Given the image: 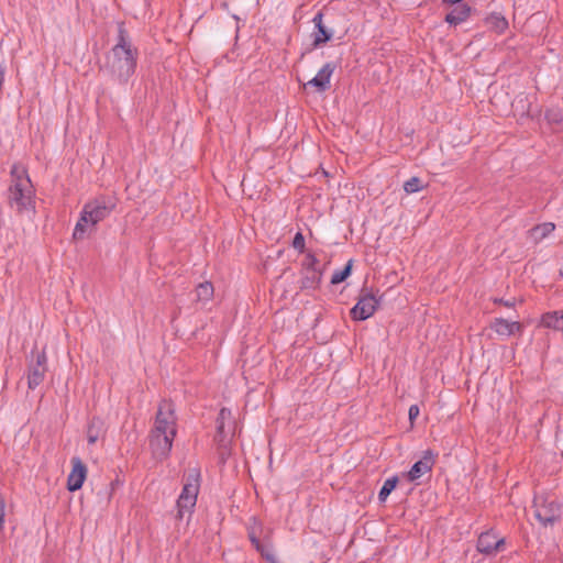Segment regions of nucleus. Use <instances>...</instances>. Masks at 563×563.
I'll use <instances>...</instances> for the list:
<instances>
[{
	"instance_id": "1",
	"label": "nucleus",
	"mask_w": 563,
	"mask_h": 563,
	"mask_svg": "<svg viewBox=\"0 0 563 563\" xmlns=\"http://www.w3.org/2000/svg\"><path fill=\"white\" fill-rule=\"evenodd\" d=\"M177 434V418L172 401L163 400L156 413L154 428L150 437V446L155 459H166Z\"/></svg>"
},
{
	"instance_id": "2",
	"label": "nucleus",
	"mask_w": 563,
	"mask_h": 563,
	"mask_svg": "<svg viewBox=\"0 0 563 563\" xmlns=\"http://www.w3.org/2000/svg\"><path fill=\"white\" fill-rule=\"evenodd\" d=\"M136 60L137 49L133 46L124 24L119 23L117 43L108 56L107 67L119 82L125 84L135 73Z\"/></svg>"
},
{
	"instance_id": "3",
	"label": "nucleus",
	"mask_w": 563,
	"mask_h": 563,
	"mask_svg": "<svg viewBox=\"0 0 563 563\" xmlns=\"http://www.w3.org/2000/svg\"><path fill=\"white\" fill-rule=\"evenodd\" d=\"M7 201L16 213H34L35 190L26 168L19 163L11 167Z\"/></svg>"
},
{
	"instance_id": "4",
	"label": "nucleus",
	"mask_w": 563,
	"mask_h": 563,
	"mask_svg": "<svg viewBox=\"0 0 563 563\" xmlns=\"http://www.w3.org/2000/svg\"><path fill=\"white\" fill-rule=\"evenodd\" d=\"M115 207L111 198L101 197L87 202L81 212L78 222L74 229L73 238L81 240L87 233H91L95 227L110 216Z\"/></svg>"
},
{
	"instance_id": "5",
	"label": "nucleus",
	"mask_w": 563,
	"mask_h": 563,
	"mask_svg": "<svg viewBox=\"0 0 563 563\" xmlns=\"http://www.w3.org/2000/svg\"><path fill=\"white\" fill-rule=\"evenodd\" d=\"M200 487V474L192 470L184 484L181 493L177 499L178 517L183 519L185 515H190L196 506L197 496Z\"/></svg>"
},
{
	"instance_id": "6",
	"label": "nucleus",
	"mask_w": 563,
	"mask_h": 563,
	"mask_svg": "<svg viewBox=\"0 0 563 563\" xmlns=\"http://www.w3.org/2000/svg\"><path fill=\"white\" fill-rule=\"evenodd\" d=\"M534 516L543 525H553L561 516V505L555 500L536 499Z\"/></svg>"
},
{
	"instance_id": "7",
	"label": "nucleus",
	"mask_w": 563,
	"mask_h": 563,
	"mask_svg": "<svg viewBox=\"0 0 563 563\" xmlns=\"http://www.w3.org/2000/svg\"><path fill=\"white\" fill-rule=\"evenodd\" d=\"M378 307V300L372 294H365L360 297L356 305L351 309V316L354 320L363 321L374 314Z\"/></svg>"
},
{
	"instance_id": "8",
	"label": "nucleus",
	"mask_w": 563,
	"mask_h": 563,
	"mask_svg": "<svg viewBox=\"0 0 563 563\" xmlns=\"http://www.w3.org/2000/svg\"><path fill=\"white\" fill-rule=\"evenodd\" d=\"M71 465L73 467L67 478V488L69 492H76L81 488L86 479L87 467L78 456L71 459Z\"/></svg>"
},
{
	"instance_id": "9",
	"label": "nucleus",
	"mask_w": 563,
	"mask_h": 563,
	"mask_svg": "<svg viewBox=\"0 0 563 563\" xmlns=\"http://www.w3.org/2000/svg\"><path fill=\"white\" fill-rule=\"evenodd\" d=\"M47 357L45 352L36 355V363L32 365L27 374V386L30 389H35L44 380L47 367Z\"/></svg>"
},
{
	"instance_id": "10",
	"label": "nucleus",
	"mask_w": 563,
	"mask_h": 563,
	"mask_svg": "<svg viewBox=\"0 0 563 563\" xmlns=\"http://www.w3.org/2000/svg\"><path fill=\"white\" fill-rule=\"evenodd\" d=\"M335 66L332 63L324 64L317 75L310 79L305 86L314 87L317 91L323 92L330 88V80L333 75Z\"/></svg>"
},
{
	"instance_id": "11",
	"label": "nucleus",
	"mask_w": 563,
	"mask_h": 563,
	"mask_svg": "<svg viewBox=\"0 0 563 563\" xmlns=\"http://www.w3.org/2000/svg\"><path fill=\"white\" fill-rule=\"evenodd\" d=\"M504 544V539L498 538L495 532L487 531L482 533L477 540V550L484 554H492L498 551Z\"/></svg>"
},
{
	"instance_id": "12",
	"label": "nucleus",
	"mask_w": 563,
	"mask_h": 563,
	"mask_svg": "<svg viewBox=\"0 0 563 563\" xmlns=\"http://www.w3.org/2000/svg\"><path fill=\"white\" fill-rule=\"evenodd\" d=\"M490 328L503 339L509 338L517 332L522 331V325L518 321H509L504 318H496Z\"/></svg>"
},
{
	"instance_id": "13",
	"label": "nucleus",
	"mask_w": 563,
	"mask_h": 563,
	"mask_svg": "<svg viewBox=\"0 0 563 563\" xmlns=\"http://www.w3.org/2000/svg\"><path fill=\"white\" fill-rule=\"evenodd\" d=\"M434 464L433 454L431 451L424 452V455L421 460L416 462L410 471L407 473L409 481L413 482L420 478L422 475L427 474L432 470Z\"/></svg>"
},
{
	"instance_id": "14",
	"label": "nucleus",
	"mask_w": 563,
	"mask_h": 563,
	"mask_svg": "<svg viewBox=\"0 0 563 563\" xmlns=\"http://www.w3.org/2000/svg\"><path fill=\"white\" fill-rule=\"evenodd\" d=\"M312 22L317 29V32H316L314 38H313V45L319 46L321 44L329 42L332 37V33L329 32L325 29V26L323 25V14L321 12H318L313 16Z\"/></svg>"
},
{
	"instance_id": "15",
	"label": "nucleus",
	"mask_w": 563,
	"mask_h": 563,
	"mask_svg": "<svg viewBox=\"0 0 563 563\" xmlns=\"http://www.w3.org/2000/svg\"><path fill=\"white\" fill-rule=\"evenodd\" d=\"M541 324L556 331H563V310L547 312L541 318Z\"/></svg>"
},
{
	"instance_id": "16",
	"label": "nucleus",
	"mask_w": 563,
	"mask_h": 563,
	"mask_svg": "<svg viewBox=\"0 0 563 563\" xmlns=\"http://www.w3.org/2000/svg\"><path fill=\"white\" fill-rule=\"evenodd\" d=\"M471 8L467 4H461L454 8L449 14L445 16V21L449 24L457 25L462 22L466 21L470 16Z\"/></svg>"
},
{
	"instance_id": "17",
	"label": "nucleus",
	"mask_w": 563,
	"mask_h": 563,
	"mask_svg": "<svg viewBox=\"0 0 563 563\" xmlns=\"http://www.w3.org/2000/svg\"><path fill=\"white\" fill-rule=\"evenodd\" d=\"M554 229H555L554 223L544 222V223L533 227L529 231V235H530L531 240H533L534 242L538 243V242L542 241L543 239H545L547 236H549L554 231Z\"/></svg>"
},
{
	"instance_id": "18",
	"label": "nucleus",
	"mask_w": 563,
	"mask_h": 563,
	"mask_svg": "<svg viewBox=\"0 0 563 563\" xmlns=\"http://www.w3.org/2000/svg\"><path fill=\"white\" fill-rule=\"evenodd\" d=\"M487 26L496 33H504L508 27V21L500 13H492L486 18Z\"/></svg>"
},
{
	"instance_id": "19",
	"label": "nucleus",
	"mask_w": 563,
	"mask_h": 563,
	"mask_svg": "<svg viewBox=\"0 0 563 563\" xmlns=\"http://www.w3.org/2000/svg\"><path fill=\"white\" fill-rule=\"evenodd\" d=\"M231 421V411L227 408H222L219 412L217 419V429L218 434L221 437V441H223L230 433V430H227V424Z\"/></svg>"
},
{
	"instance_id": "20",
	"label": "nucleus",
	"mask_w": 563,
	"mask_h": 563,
	"mask_svg": "<svg viewBox=\"0 0 563 563\" xmlns=\"http://www.w3.org/2000/svg\"><path fill=\"white\" fill-rule=\"evenodd\" d=\"M102 427H103V422L98 418H93L90 421L88 431H87V439H88L89 444H95L98 441V439L101 434V431H102Z\"/></svg>"
},
{
	"instance_id": "21",
	"label": "nucleus",
	"mask_w": 563,
	"mask_h": 563,
	"mask_svg": "<svg viewBox=\"0 0 563 563\" xmlns=\"http://www.w3.org/2000/svg\"><path fill=\"white\" fill-rule=\"evenodd\" d=\"M197 300L207 302L213 297V286L209 282L201 283L196 288Z\"/></svg>"
},
{
	"instance_id": "22",
	"label": "nucleus",
	"mask_w": 563,
	"mask_h": 563,
	"mask_svg": "<svg viewBox=\"0 0 563 563\" xmlns=\"http://www.w3.org/2000/svg\"><path fill=\"white\" fill-rule=\"evenodd\" d=\"M322 278L320 271L306 272L305 277L301 280V288H316Z\"/></svg>"
},
{
	"instance_id": "23",
	"label": "nucleus",
	"mask_w": 563,
	"mask_h": 563,
	"mask_svg": "<svg viewBox=\"0 0 563 563\" xmlns=\"http://www.w3.org/2000/svg\"><path fill=\"white\" fill-rule=\"evenodd\" d=\"M398 483V478L396 476L387 478L378 494V498L380 501H385L388 495L395 489L396 485Z\"/></svg>"
},
{
	"instance_id": "24",
	"label": "nucleus",
	"mask_w": 563,
	"mask_h": 563,
	"mask_svg": "<svg viewBox=\"0 0 563 563\" xmlns=\"http://www.w3.org/2000/svg\"><path fill=\"white\" fill-rule=\"evenodd\" d=\"M351 268H352V261H349V263L346 264V266L344 268L338 269L333 273V275L331 277V284L338 285V284L344 282L350 276Z\"/></svg>"
},
{
	"instance_id": "25",
	"label": "nucleus",
	"mask_w": 563,
	"mask_h": 563,
	"mask_svg": "<svg viewBox=\"0 0 563 563\" xmlns=\"http://www.w3.org/2000/svg\"><path fill=\"white\" fill-rule=\"evenodd\" d=\"M545 119L551 124H556L563 128V112L560 109H549L545 112Z\"/></svg>"
},
{
	"instance_id": "26",
	"label": "nucleus",
	"mask_w": 563,
	"mask_h": 563,
	"mask_svg": "<svg viewBox=\"0 0 563 563\" xmlns=\"http://www.w3.org/2000/svg\"><path fill=\"white\" fill-rule=\"evenodd\" d=\"M422 189L421 180L419 177H411L404 184V190L407 194H415Z\"/></svg>"
},
{
	"instance_id": "27",
	"label": "nucleus",
	"mask_w": 563,
	"mask_h": 563,
	"mask_svg": "<svg viewBox=\"0 0 563 563\" xmlns=\"http://www.w3.org/2000/svg\"><path fill=\"white\" fill-rule=\"evenodd\" d=\"M317 265H318L317 257L313 254L308 253L306 255V258H305L303 264H302L305 272L320 271L317 267Z\"/></svg>"
},
{
	"instance_id": "28",
	"label": "nucleus",
	"mask_w": 563,
	"mask_h": 563,
	"mask_svg": "<svg viewBox=\"0 0 563 563\" xmlns=\"http://www.w3.org/2000/svg\"><path fill=\"white\" fill-rule=\"evenodd\" d=\"M250 540H251L252 544L256 548V550L261 551L262 554L265 555L267 561H269L271 563H276L274 555L268 552H265L260 540L253 533H250Z\"/></svg>"
},
{
	"instance_id": "29",
	"label": "nucleus",
	"mask_w": 563,
	"mask_h": 563,
	"mask_svg": "<svg viewBox=\"0 0 563 563\" xmlns=\"http://www.w3.org/2000/svg\"><path fill=\"white\" fill-rule=\"evenodd\" d=\"M292 247L299 252L305 250V238L301 232H297L292 240Z\"/></svg>"
},
{
	"instance_id": "30",
	"label": "nucleus",
	"mask_w": 563,
	"mask_h": 563,
	"mask_svg": "<svg viewBox=\"0 0 563 563\" xmlns=\"http://www.w3.org/2000/svg\"><path fill=\"white\" fill-rule=\"evenodd\" d=\"M420 413V409L417 405H411L408 410L409 420L412 422Z\"/></svg>"
},
{
	"instance_id": "31",
	"label": "nucleus",
	"mask_w": 563,
	"mask_h": 563,
	"mask_svg": "<svg viewBox=\"0 0 563 563\" xmlns=\"http://www.w3.org/2000/svg\"><path fill=\"white\" fill-rule=\"evenodd\" d=\"M495 302L496 303H501V305H504V306H506L508 308H512L516 305V300L515 299L504 300V299L500 298V299H495Z\"/></svg>"
},
{
	"instance_id": "32",
	"label": "nucleus",
	"mask_w": 563,
	"mask_h": 563,
	"mask_svg": "<svg viewBox=\"0 0 563 563\" xmlns=\"http://www.w3.org/2000/svg\"><path fill=\"white\" fill-rule=\"evenodd\" d=\"M4 508H5L4 500L0 498V529L2 528V526L4 523Z\"/></svg>"
},
{
	"instance_id": "33",
	"label": "nucleus",
	"mask_w": 563,
	"mask_h": 563,
	"mask_svg": "<svg viewBox=\"0 0 563 563\" xmlns=\"http://www.w3.org/2000/svg\"><path fill=\"white\" fill-rule=\"evenodd\" d=\"M461 1L462 0H444V2L450 3V4L460 3Z\"/></svg>"
}]
</instances>
